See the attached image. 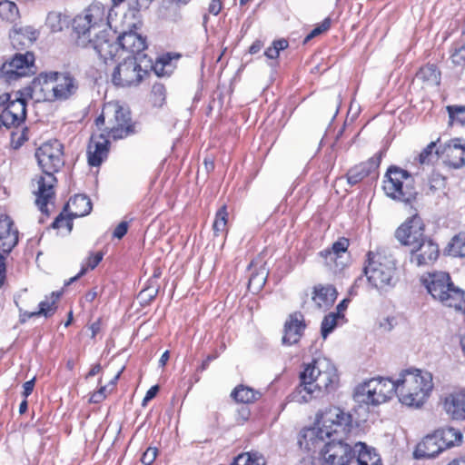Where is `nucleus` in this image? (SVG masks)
<instances>
[{"mask_svg":"<svg viewBox=\"0 0 465 465\" xmlns=\"http://www.w3.org/2000/svg\"><path fill=\"white\" fill-rule=\"evenodd\" d=\"M35 157L45 173L35 180V203L42 213L48 214V205L54 203V186L56 178L54 174L64 163V146L57 140L45 142L36 150Z\"/></svg>","mask_w":465,"mask_h":465,"instance_id":"2","label":"nucleus"},{"mask_svg":"<svg viewBox=\"0 0 465 465\" xmlns=\"http://www.w3.org/2000/svg\"><path fill=\"white\" fill-rule=\"evenodd\" d=\"M18 242V231L5 214L0 215V252L5 257Z\"/></svg>","mask_w":465,"mask_h":465,"instance_id":"21","label":"nucleus"},{"mask_svg":"<svg viewBox=\"0 0 465 465\" xmlns=\"http://www.w3.org/2000/svg\"><path fill=\"white\" fill-rule=\"evenodd\" d=\"M101 323L100 321H96L90 326L92 331V337L94 338L100 331Z\"/></svg>","mask_w":465,"mask_h":465,"instance_id":"62","label":"nucleus"},{"mask_svg":"<svg viewBox=\"0 0 465 465\" xmlns=\"http://www.w3.org/2000/svg\"><path fill=\"white\" fill-rule=\"evenodd\" d=\"M288 47V42L284 39L276 40L272 43V45L268 47L264 52V54L269 59H276L279 56L280 51L284 50Z\"/></svg>","mask_w":465,"mask_h":465,"instance_id":"42","label":"nucleus"},{"mask_svg":"<svg viewBox=\"0 0 465 465\" xmlns=\"http://www.w3.org/2000/svg\"><path fill=\"white\" fill-rule=\"evenodd\" d=\"M440 157L453 168H460L465 164V143L459 138L450 139L443 145L438 146Z\"/></svg>","mask_w":465,"mask_h":465,"instance_id":"17","label":"nucleus"},{"mask_svg":"<svg viewBox=\"0 0 465 465\" xmlns=\"http://www.w3.org/2000/svg\"><path fill=\"white\" fill-rule=\"evenodd\" d=\"M95 124L98 129L104 126L106 135L114 140L125 138L134 132L130 112L114 102L104 104Z\"/></svg>","mask_w":465,"mask_h":465,"instance_id":"8","label":"nucleus"},{"mask_svg":"<svg viewBox=\"0 0 465 465\" xmlns=\"http://www.w3.org/2000/svg\"><path fill=\"white\" fill-rule=\"evenodd\" d=\"M60 295H61L60 292H53L51 293L50 297L46 298V300L40 302V304H39L40 309L38 312H30L27 314V316L29 318L33 317V316H39V315H43L45 317L51 316L52 314L54 313V312L56 310L55 303H56V301L60 298Z\"/></svg>","mask_w":465,"mask_h":465,"instance_id":"34","label":"nucleus"},{"mask_svg":"<svg viewBox=\"0 0 465 465\" xmlns=\"http://www.w3.org/2000/svg\"><path fill=\"white\" fill-rule=\"evenodd\" d=\"M300 392L305 391L311 397L331 392L339 385V374L335 365L325 357L314 359L304 365L300 374Z\"/></svg>","mask_w":465,"mask_h":465,"instance_id":"5","label":"nucleus"},{"mask_svg":"<svg viewBox=\"0 0 465 465\" xmlns=\"http://www.w3.org/2000/svg\"><path fill=\"white\" fill-rule=\"evenodd\" d=\"M53 227L59 229L62 227H66L69 231L72 230L73 223L71 219L67 217H64L62 214L59 215L53 223Z\"/></svg>","mask_w":465,"mask_h":465,"instance_id":"50","label":"nucleus"},{"mask_svg":"<svg viewBox=\"0 0 465 465\" xmlns=\"http://www.w3.org/2000/svg\"><path fill=\"white\" fill-rule=\"evenodd\" d=\"M451 61L459 66H465V45L457 48L451 54Z\"/></svg>","mask_w":465,"mask_h":465,"instance_id":"48","label":"nucleus"},{"mask_svg":"<svg viewBox=\"0 0 465 465\" xmlns=\"http://www.w3.org/2000/svg\"><path fill=\"white\" fill-rule=\"evenodd\" d=\"M228 213L226 206H222L216 213L215 220L213 222V231L216 234L223 233L226 231Z\"/></svg>","mask_w":465,"mask_h":465,"instance_id":"41","label":"nucleus"},{"mask_svg":"<svg viewBox=\"0 0 465 465\" xmlns=\"http://www.w3.org/2000/svg\"><path fill=\"white\" fill-rule=\"evenodd\" d=\"M304 329L303 315L300 312L291 314L284 325L282 342L289 345L296 343L301 339Z\"/></svg>","mask_w":465,"mask_h":465,"instance_id":"24","label":"nucleus"},{"mask_svg":"<svg viewBox=\"0 0 465 465\" xmlns=\"http://www.w3.org/2000/svg\"><path fill=\"white\" fill-rule=\"evenodd\" d=\"M46 23L54 32L62 30L61 14L56 12L49 13L46 18Z\"/></svg>","mask_w":465,"mask_h":465,"instance_id":"46","label":"nucleus"},{"mask_svg":"<svg viewBox=\"0 0 465 465\" xmlns=\"http://www.w3.org/2000/svg\"><path fill=\"white\" fill-rule=\"evenodd\" d=\"M158 450L156 448L149 447L143 454L141 461L144 465H151L157 457Z\"/></svg>","mask_w":465,"mask_h":465,"instance_id":"49","label":"nucleus"},{"mask_svg":"<svg viewBox=\"0 0 465 465\" xmlns=\"http://www.w3.org/2000/svg\"><path fill=\"white\" fill-rule=\"evenodd\" d=\"M66 207L70 217H83L92 211V203L86 195L76 194L70 199Z\"/></svg>","mask_w":465,"mask_h":465,"instance_id":"30","label":"nucleus"},{"mask_svg":"<svg viewBox=\"0 0 465 465\" xmlns=\"http://www.w3.org/2000/svg\"><path fill=\"white\" fill-rule=\"evenodd\" d=\"M397 240L410 248L425 239L424 223L418 215H413L402 223L395 232Z\"/></svg>","mask_w":465,"mask_h":465,"instance_id":"14","label":"nucleus"},{"mask_svg":"<svg viewBox=\"0 0 465 465\" xmlns=\"http://www.w3.org/2000/svg\"><path fill=\"white\" fill-rule=\"evenodd\" d=\"M84 48L93 49L99 58L105 64L122 56L119 41L111 27L95 37H92L90 43Z\"/></svg>","mask_w":465,"mask_h":465,"instance_id":"13","label":"nucleus"},{"mask_svg":"<svg viewBox=\"0 0 465 465\" xmlns=\"http://www.w3.org/2000/svg\"><path fill=\"white\" fill-rule=\"evenodd\" d=\"M172 58L173 57H172L171 54H163V56H161L156 61V64H155V66H154L155 72L157 74H159V69H158L159 66H161V70H163L164 66L171 65Z\"/></svg>","mask_w":465,"mask_h":465,"instance_id":"51","label":"nucleus"},{"mask_svg":"<svg viewBox=\"0 0 465 465\" xmlns=\"http://www.w3.org/2000/svg\"><path fill=\"white\" fill-rule=\"evenodd\" d=\"M379 163V160L370 159L368 162L355 165L350 169L347 173L348 183L351 185L358 183L363 178L368 176L372 170L376 169Z\"/></svg>","mask_w":465,"mask_h":465,"instance_id":"31","label":"nucleus"},{"mask_svg":"<svg viewBox=\"0 0 465 465\" xmlns=\"http://www.w3.org/2000/svg\"><path fill=\"white\" fill-rule=\"evenodd\" d=\"M102 259H103V254L101 252H97L94 255L89 257L88 262H87V268L84 267L79 274H77L76 276L70 279V281L67 282V284H70L71 282L75 281L77 278H79L81 275L84 274L88 268H90L92 270L94 269L99 264V262L102 261Z\"/></svg>","mask_w":465,"mask_h":465,"instance_id":"43","label":"nucleus"},{"mask_svg":"<svg viewBox=\"0 0 465 465\" xmlns=\"http://www.w3.org/2000/svg\"><path fill=\"white\" fill-rule=\"evenodd\" d=\"M104 391H105V387L102 386L99 389V391H97L96 392H94L91 395L89 401L93 403H98V402L102 401L105 398Z\"/></svg>","mask_w":465,"mask_h":465,"instance_id":"54","label":"nucleus"},{"mask_svg":"<svg viewBox=\"0 0 465 465\" xmlns=\"http://www.w3.org/2000/svg\"><path fill=\"white\" fill-rule=\"evenodd\" d=\"M331 26L330 19H325L321 25L316 26L305 38H304V44L308 43L312 38L320 35L323 32L327 31Z\"/></svg>","mask_w":465,"mask_h":465,"instance_id":"45","label":"nucleus"},{"mask_svg":"<svg viewBox=\"0 0 465 465\" xmlns=\"http://www.w3.org/2000/svg\"><path fill=\"white\" fill-rule=\"evenodd\" d=\"M35 55L26 52L15 54L10 61L4 63L0 67V76L6 82H12L35 74Z\"/></svg>","mask_w":465,"mask_h":465,"instance_id":"12","label":"nucleus"},{"mask_svg":"<svg viewBox=\"0 0 465 465\" xmlns=\"http://www.w3.org/2000/svg\"><path fill=\"white\" fill-rule=\"evenodd\" d=\"M143 60L141 62L145 63L143 68L137 63V58L134 56H128L124 58V63L118 64L112 74V82L114 85L126 87L138 84L143 76L147 74V68L152 67L151 60L146 59V55H143Z\"/></svg>","mask_w":465,"mask_h":465,"instance_id":"11","label":"nucleus"},{"mask_svg":"<svg viewBox=\"0 0 465 465\" xmlns=\"http://www.w3.org/2000/svg\"><path fill=\"white\" fill-rule=\"evenodd\" d=\"M232 465H266V460L257 451L244 452L238 455Z\"/></svg>","mask_w":465,"mask_h":465,"instance_id":"36","label":"nucleus"},{"mask_svg":"<svg viewBox=\"0 0 465 465\" xmlns=\"http://www.w3.org/2000/svg\"><path fill=\"white\" fill-rule=\"evenodd\" d=\"M439 142V139L436 142H431L422 150L418 158L420 164H429L440 158V153H436Z\"/></svg>","mask_w":465,"mask_h":465,"instance_id":"39","label":"nucleus"},{"mask_svg":"<svg viewBox=\"0 0 465 465\" xmlns=\"http://www.w3.org/2000/svg\"><path fill=\"white\" fill-rule=\"evenodd\" d=\"M249 270L251 271L248 289L255 293L262 290L263 285L266 282L268 271L265 267V263L262 259L257 258L253 260L249 265Z\"/></svg>","mask_w":465,"mask_h":465,"instance_id":"26","label":"nucleus"},{"mask_svg":"<svg viewBox=\"0 0 465 465\" xmlns=\"http://www.w3.org/2000/svg\"><path fill=\"white\" fill-rule=\"evenodd\" d=\"M364 273L370 285L379 292H388L396 282V262L386 248L370 251L367 254Z\"/></svg>","mask_w":465,"mask_h":465,"instance_id":"6","label":"nucleus"},{"mask_svg":"<svg viewBox=\"0 0 465 465\" xmlns=\"http://www.w3.org/2000/svg\"><path fill=\"white\" fill-rule=\"evenodd\" d=\"M262 47V44L260 41H255L249 49L250 54H256L258 53Z\"/></svg>","mask_w":465,"mask_h":465,"instance_id":"61","label":"nucleus"},{"mask_svg":"<svg viewBox=\"0 0 465 465\" xmlns=\"http://www.w3.org/2000/svg\"><path fill=\"white\" fill-rule=\"evenodd\" d=\"M158 390H159L158 386H153L147 391V392L143 400V406H145L148 401H150L152 399H153L155 397Z\"/></svg>","mask_w":465,"mask_h":465,"instance_id":"55","label":"nucleus"},{"mask_svg":"<svg viewBox=\"0 0 465 465\" xmlns=\"http://www.w3.org/2000/svg\"><path fill=\"white\" fill-rule=\"evenodd\" d=\"M448 465H465V457L454 460Z\"/></svg>","mask_w":465,"mask_h":465,"instance_id":"64","label":"nucleus"},{"mask_svg":"<svg viewBox=\"0 0 465 465\" xmlns=\"http://www.w3.org/2000/svg\"><path fill=\"white\" fill-rule=\"evenodd\" d=\"M101 370H102V367H101V365L99 363L94 364L91 368V370L89 371V372L87 373L85 378L88 379L90 377H93V376L96 375L97 373H99L101 371Z\"/></svg>","mask_w":465,"mask_h":465,"instance_id":"60","label":"nucleus"},{"mask_svg":"<svg viewBox=\"0 0 465 465\" xmlns=\"http://www.w3.org/2000/svg\"><path fill=\"white\" fill-rule=\"evenodd\" d=\"M416 80L420 81L424 87H436L440 82V73L435 65L428 64L417 73Z\"/></svg>","mask_w":465,"mask_h":465,"instance_id":"33","label":"nucleus"},{"mask_svg":"<svg viewBox=\"0 0 465 465\" xmlns=\"http://www.w3.org/2000/svg\"><path fill=\"white\" fill-rule=\"evenodd\" d=\"M112 5L102 0H95L79 13L73 20V29L76 34V45L85 47L101 33L111 27L109 22Z\"/></svg>","mask_w":465,"mask_h":465,"instance_id":"4","label":"nucleus"},{"mask_svg":"<svg viewBox=\"0 0 465 465\" xmlns=\"http://www.w3.org/2000/svg\"><path fill=\"white\" fill-rule=\"evenodd\" d=\"M421 282L435 301L465 314V292L454 285L448 272H429L421 277Z\"/></svg>","mask_w":465,"mask_h":465,"instance_id":"7","label":"nucleus"},{"mask_svg":"<svg viewBox=\"0 0 465 465\" xmlns=\"http://www.w3.org/2000/svg\"><path fill=\"white\" fill-rule=\"evenodd\" d=\"M383 190L388 197L404 203H411L418 194L411 175L395 166L389 168L383 182Z\"/></svg>","mask_w":465,"mask_h":465,"instance_id":"9","label":"nucleus"},{"mask_svg":"<svg viewBox=\"0 0 465 465\" xmlns=\"http://www.w3.org/2000/svg\"><path fill=\"white\" fill-rule=\"evenodd\" d=\"M447 252L453 257H465V233L455 235L447 247Z\"/></svg>","mask_w":465,"mask_h":465,"instance_id":"37","label":"nucleus"},{"mask_svg":"<svg viewBox=\"0 0 465 465\" xmlns=\"http://www.w3.org/2000/svg\"><path fill=\"white\" fill-rule=\"evenodd\" d=\"M233 399L242 403H252L261 396L259 391L245 386H239L232 392Z\"/></svg>","mask_w":465,"mask_h":465,"instance_id":"35","label":"nucleus"},{"mask_svg":"<svg viewBox=\"0 0 465 465\" xmlns=\"http://www.w3.org/2000/svg\"><path fill=\"white\" fill-rule=\"evenodd\" d=\"M439 436L444 450L460 445L462 442L463 435L458 429L448 427L435 431Z\"/></svg>","mask_w":465,"mask_h":465,"instance_id":"32","label":"nucleus"},{"mask_svg":"<svg viewBox=\"0 0 465 465\" xmlns=\"http://www.w3.org/2000/svg\"><path fill=\"white\" fill-rule=\"evenodd\" d=\"M341 318H343V314L335 313L334 312L324 317L322 322V335L324 339L334 330L338 320Z\"/></svg>","mask_w":465,"mask_h":465,"instance_id":"40","label":"nucleus"},{"mask_svg":"<svg viewBox=\"0 0 465 465\" xmlns=\"http://www.w3.org/2000/svg\"><path fill=\"white\" fill-rule=\"evenodd\" d=\"M349 302H350L349 299H343L337 305L335 313L342 314V312L347 309Z\"/></svg>","mask_w":465,"mask_h":465,"instance_id":"59","label":"nucleus"},{"mask_svg":"<svg viewBox=\"0 0 465 465\" xmlns=\"http://www.w3.org/2000/svg\"><path fill=\"white\" fill-rule=\"evenodd\" d=\"M0 17L7 22H15L19 17V11L16 5L8 0L1 1Z\"/></svg>","mask_w":465,"mask_h":465,"instance_id":"38","label":"nucleus"},{"mask_svg":"<svg viewBox=\"0 0 465 465\" xmlns=\"http://www.w3.org/2000/svg\"><path fill=\"white\" fill-rule=\"evenodd\" d=\"M5 257L0 252V286L3 284L5 273Z\"/></svg>","mask_w":465,"mask_h":465,"instance_id":"58","label":"nucleus"},{"mask_svg":"<svg viewBox=\"0 0 465 465\" xmlns=\"http://www.w3.org/2000/svg\"><path fill=\"white\" fill-rule=\"evenodd\" d=\"M53 72L42 73L35 77L29 86V95L35 102L55 101L54 94Z\"/></svg>","mask_w":465,"mask_h":465,"instance_id":"18","label":"nucleus"},{"mask_svg":"<svg viewBox=\"0 0 465 465\" xmlns=\"http://www.w3.org/2000/svg\"><path fill=\"white\" fill-rule=\"evenodd\" d=\"M450 119L465 124V106H448Z\"/></svg>","mask_w":465,"mask_h":465,"instance_id":"47","label":"nucleus"},{"mask_svg":"<svg viewBox=\"0 0 465 465\" xmlns=\"http://www.w3.org/2000/svg\"><path fill=\"white\" fill-rule=\"evenodd\" d=\"M34 386H35V379H33L31 381H28L24 383V385H23V388H24L23 394H24V396L25 398L31 394V392L34 390Z\"/></svg>","mask_w":465,"mask_h":465,"instance_id":"57","label":"nucleus"},{"mask_svg":"<svg viewBox=\"0 0 465 465\" xmlns=\"http://www.w3.org/2000/svg\"><path fill=\"white\" fill-rule=\"evenodd\" d=\"M444 450L439 436L436 432L427 435L417 445L414 450V457L416 459H431L438 456Z\"/></svg>","mask_w":465,"mask_h":465,"instance_id":"25","label":"nucleus"},{"mask_svg":"<svg viewBox=\"0 0 465 465\" xmlns=\"http://www.w3.org/2000/svg\"><path fill=\"white\" fill-rule=\"evenodd\" d=\"M351 429V416L338 407H331L317 417L313 427L301 432L299 444L309 451L320 450L322 465H351L353 449L343 439Z\"/></svg>","mask_w":465,"mask_h":465,"instance_id":"1","label":"nucleus"},{"mask_svg":"<svg viewBox=\"0 0 465 465\" xmlns=\"http://www.w3.org/2000/svg\"><path fill=\"white\" fill-rule=\"evenodd\" d=\"M348 240L341 238L335 242L331 249H326L320 252L321 257L324 260L325 265L333 272H341L345 268L348 262Z\"/></svg>","mask_w":465,"mask_h":465,"instance_id":"16","label":"nucleus"},{"mask_svg":"<svg viewBox=\"0 0 465 465\" xmlns=\"http://www.w3.org/2000/svg\"><path fill=\"white\" fill-rule=\"evenodd\" d=\"M25 33L28 34L27 41L28 43H33L37 38V33L35 31L31 30L30 28H25V30L21 29L20 31L16 32L14 38L19 39L21 36L25 35Z\"/></svg>","mask_w":465,"mask_h":465,"instance_id":"52","label":"nucleus"},{"mask_svg":"<svg viewBox=\"0 0 465 465\" xmlns=\"http://www.w3.org/2000/svg\"><path fill=\"white\" fill-rule=\"evenodd\" d=\"M169 357H170V356H169V351H165L162 354V356H161V358H160V360H159V364H160V366H161V367H163V366L166 364V362H167V361H168V360H169Z\"/></svg>","mask_w":465,"mask_h":465,"instance_id":"63","label":"nucleus"},{"mask_svg":"<svg viewBox=\"0 0 465 465\" xmlns=\"http://www.w3.org/2000/svg\"><path fill=\"white\" fill-rule=\"evenodd\" d=\"M222 9V3L219 0H213L209 6L210 13L217 15Z\"/></svg>","mask_w":465,"mask_h":465,"instance_id":"56","label":"nucleus"},{"mask_svg":"<svg viewBox=\"0 0 465 465\" xmlns=\"http://www.w3.org/2000/svg\"><path fill=\"white\" fill-rule=\"evenodd\" d=\"M353 462L356 465H379L380 457L363 442H356L353 447Z\"/></svg>","mask_w":465,"mask_h":465,"instance_id":"29","label":"nucleus"},{"mask_svg":"<svg viewBox=\"0 0 465 465\" xmlns=\"http://www.w3.org/2000/svg\"><path fill=\"white\" fill-rule=\"evenodd\" d=\"M411 262L418 267L433 264L440 255V249L436 242L426 237L410 248Z\"/></svg>","mask_w":465,"mask_h":465,"instance_id":"15","label":"nucleus"},{"mask_svg":"<svg viewBox=\"0 0 465 465\" xmlns=\"http://www.w3.org/2000/svg\"><path fill=\"white\" fill-rule=\"evenodd\" d=\"M2 108V106L0 107ZM2 114L5 125L20 124L26 117V104L25 99L15 96V99L6 102L3 106Z\"/></svg>","mask_w":465,"mask_h":465,"instance_id":"23","label":"nucleus"},{"mask_svg":"<svg viewBox=\"0 0 465 465\" xmlns=\"http://www.w3.org/2000/svg\"><path fill=\"white\" fill-rule=\"evenodd\" d=\"M119 41L121 54L124 53L132 55L140 56V60H143L142 52L147 47L146 38L136 31L124 32L122 35L117 36Z\"/></svg>","mask_w":465,"mask_h":465,"instance_id":"19","label":"nucleus"},{"mask_svg":"<svg viewBox=\"0 0 465 465\" xmlns=\"http://www.w3.org/2000/svg\"><path fill=\"white\" fill-rule=\"evenodd\" d=\"M127 230H128L127 222H121L114 229L113 235H114V237H115L117 239H122L127 232Z\"/></svg>","mask_w":465,"mask_h":465,"instance_id":"53","label":"nucleus"},{"mask_svg":"<svg viewBox=\"0 0 465 465\" xmlns=\"http://www.w3.org/2000/svg\"><path fill=\"white\" fill-rule=\"evenodd\" d=\"M396 396L407 407L423 406L433 390L432 374L420 369H406L395 377Z\"/></svg>","mask_w":465,"mask_h":465,"instance_id":"3","label":"nucleus"},{"mask_svg":"<svg viewBox=\"0 0 465 465\" xmlns=\"http://www.w3.org/2000/svg\"><path fill=\"white\" fill-rule=\"evenodd\" d=\"M337 295V291L332 285L318 284L313 288L312 300L317 308L327 310L332 306Z\"/></svg>","mask_w":465,"mask_h":465,"instance_id":"27","label":"nucleus"},{"mask_svg":"<svg viewBox=\"0 0 465 465\" xmlns=\"http://www.w3.org/2000/svg\"><path fill=\"white\" fill-rule=\"evenodd\" d=\"M396 395L395 378H372L361 384L356 391L357 401L377 406L390 401Z\"/></svg>","mask_w":465,"mask_h":465,"instance_id":"10","label":"nucleus"},{"mask_svg":"<svg viewBox=\"0 0 465 465\" xmlns=\"http://www.w3.org/2000/svg\"><path fill=\"white\" fill-rule=\"evenodd\" d=\"M55 100H66L78 89V82L67 73L53 72Z\"/></svg>","mask_w":465,"mask_h":465,"instance_id":"22","label":"nucleus"},{"mask_svg":"<svg viewBox=\"0 0 465 465\" xmlns=\"http://www.w3.org/2000/svg\"><path fill=\"white\" fill-rule=\"evenodd\" d=\"M109 141L104 133L91 136L87 147V160L91 166H99L108 154Z\"/></svg>","mask_w":465,"mask_h":465,"instance_id":"20","label":"nucleus"},{"mask_svg":"<svg viewBox=\"0 0 465 465\" xmlns=\"http://www.w3.org/2000/svg\"><path fill=\"white\" fill-rule=\"evenodd\" d=\"M443 409L454 420H465V393H451L445 397Z\"/></svg>","mask_w":465,"mask_h":465,"instance_id":"28","label":"nucleus"},{"mask_svg":"<svg viewBox=\"0 0 465 465\" xmlns=\"http://www.w3.org/2000/svg\"><path fill=\"white\" fill-rule=\"evenodd\" d=\"M29 130L23 128L21 131H17L12 134V144L15 148H18L24 144L29 139Z\"/></svg>","mask_w":465,"mask_h":465,"instance_id":"44","label":"nucleus"}]
</instances>
